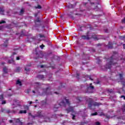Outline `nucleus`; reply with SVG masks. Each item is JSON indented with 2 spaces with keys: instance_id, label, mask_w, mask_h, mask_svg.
<instances>
[{
  "instance_id": "nucleus-41",
  "label": "nucleus",
  "mask_w": 125,
  "mask_h": 125,
  "mask_svg": "<svg viewBox=\"0 0 125 125\" xmlns=\"http://www.w3.org/2000/svg\"><path fill=\"white\" fill-rule=\"evenodd\" d=\"M3 28H4V26L3 25L0 26V30H2Z\"/></svg>"
},
{
  "instance_id": "nucleus-37",
  "label": "nucleus",
  "mask_w": 125,
  "mask_h": 125,
  "mask_svg": "<svg viewBox=\"0 0 125 125\" xmlns=\"http://www.w3.org/2000/svg\"><path fill=\"white\" fill-rule=\"evenodd\" d=\"M95 125H100V123L99 122H97L95 123Z\"/></svg>"
},
{
  "instance_id": "nucleus-4",
  "label": "nucleus",
  "mask_w": 125,
  "mask_h": 125,
  "mask_svg": "<svg viewBox=\"0 0 125 125\" xmlns=\"http://www.w3.org/2000/svg\"><path fill=\"white\" fill-rule=\"evenodd\" d=\"M66 104H67L68 105H70V102L69 101V100L67 99H65L64 100L61 102V103L59 104V105L63 106V107H65Z\"/></svg>"
},
{
  "instance_id": "nucleus-47",
  "label": "nucleus",
  "mask_w": 125,
  "mask_h": 125,
  "mask_svg": "<svg viewBox=\"0 0 125 125\" xmlns=\"http://www.w3.org/2000/svg\"><path fill=\"white\" fill-rule=\"evenodd\" d=\"M20 57H17L16 60H20Z\"/></svg>"
},
{
  "instance_id": "nucleus-46",
  "label": "nucleus",
  "mask_w": 125,
  "mask_h": 125,
  "mask_svg": "<svg viewBox=\"0 0 125 125\" xmlns=\"http://www.w3.org/2000/svg\"><path fill=\"white\" fill-rule=\"evenodd\" d=\"M121 98H124V100H125V96H124V95L121 96Z\"/></svg>"
},
{
  "instance_id": "nucleus-45",
  "label": "nucleus",
  "mask_w": 125,
  "mask_h": 125,
  "mask_svg": "<svg viewBox=\"0 0 125 125\" xmlns=\"http://www.w3.org/2000/svg\"><path fill=\"white\" fill-rule=\"evenodd\" d=\"M5 103H6V102H5V101H2L1 104H5Z\"/></svg>"
},
{
  "instance_id": "nucleus-27",
  "label": "nucleus",
  "mask_w": 125,
  "mask_h": 125,
  "mask_svg": "<svg viewBox=\"0 0 125 125\" xmlns=\"http://www.w3.org/2000/svg\"><path fill=\"white\" fill-rule=\"evenodd\" d=\"M17 84H19L20 85H22V83H21V82L19 80H18L17 81Z\"/></svg>"
},
{
  "instance_id": "nucleus-16",
  "label": "nucleus",
  "mask_w": 125,
  "mask_h": 125,
  "mask_svg": "<svg viewBox=\"0 0 125 125\" xmlns=\"http://www.w3.org/2000/svg\"><path fill=\"white\" fill-rule=\"evenodd\" d=\"M3 42H4L3 46H5V47H6V46H7V43H8V40L3 39Z\"/></svg>"
},
{
  "instance_id": "nucleus-8",
  "label": "nucleus",
  "mask_w": 125,
  "mask_h": 125,
  "mask_svg": "<svg viewBox=\"0 0 125 125\" xmlns=\"http://www.w3.org/2000/svg\"><path fill=\"white\" fill-rule=\"evenodd\" d=\"M94 87L92 85V83H90V85L87 87V92H91L90 90H93Z\"/></svg>"
},
{
  "instance_id": "nucleus-13",
  "label": "nucleus",
  "mask_w": 125,
  "mask_h": 125,
  "mask_svg": "<svg viewBox=\"0 0 125 125\" xmlns=\"http://www.w3.org/2000/svg\"><path fill=\"white\" fill-rule=\"evenodd\" d=\"M67 113L70 112H74V107L72 106H69L68 108L66 109Z\"/></svg>"
},
{
  "instance_id": "nucleus-62",
  "label": "nucleus",
  "mask_w": 125,
  "mask_h": 125,
  "mask_svg": "<svg viewBox=\"0 0 125 125\" xmlns=\"http://www.w3.org/2000/svg\"><path fill=\"white\" fill-rule=\"evenodd\" d=\"M8 95V96H12V94Z\"/></svg>"
},
{
  "instance_id": "nucleus-56",
  "label": "nucleus",
  "mask_w": 125,
  "mask_h": 125,
  "mask_svg": "<svg viewBox=\"0 0 125 125\" xmlns=\"http://www.w3.org/2000/svg\"><path fill=\"white\" fill-rule=\"evenodd\" d=\"M100 62H101V60H98V62L100 63Z\"/></svg>"
},
{
  "instance_id": "nucleus-30",
  "label": "nucleus",
  "mask_w": 125,
  "mask_h": 125,
  "mask_svg": "<svg viewBox=\"0 0 125 125\" xmlns=\"http://www.w3.org/2000/svg\"><path fill=\"white\" fill-rule=\"evenodd\" d=\"M31 90H30V89H27V90H26L25 91V93H27V94H29V93H30V91Z\"/></svg>"
},
{
  "instance_id": "nucleus-52",
  "label": "nucleus",
  "mask_w": 125,
  "mask_h": 125,
  "mask_svg": "<svg viewBox=\"0 0 125 125\" xmlns=\"http://www.w3.org/2000/svg\"><path fill=\"white\" fill-rule=\"evenodd\" d=\"M100 45H101V44H100V43H98L97 44V46H99Z\"/></svg>"
},
{
  "instance_id": "nucleus-58",
  "label": "nucleus",
  "mask_w": 125,
  "mask_h": 125,
  "mask_svg": "<svg viewBox=\"0 0 125 125\" xmlns=\"http://www.w3.org/2000/svg\"><path fill=\"white\" fill-rule=\"evenodd\" d=\"M104 115V113H102L100 115V116H103Z\"/></svg>"
},
{
  "instance_id": "nucleus-42",
  "label": "nucleus",
  "mask_w": 125,
  "mask_h": 125,
  "mask_svg": "<svg viewBox=\"0 0 125 125\" xmlns=\"http://www.w3.org/2000/svg\"><path fill=\"white\" fill-rule=\"evenodd\" d=\"M36 8H38V9H41V8H42V6H41V5H38Z\"/></svg>"
},
{
  "instance_id": "nucleus-35",
  "label": "nucleus",
  "mask_w": 125,
  "mask_h": 125,
  "mask_svg": "<svg viewBox=\"0 0 125 125\" xmlns=\"http://www.w3.org/2000/svg\"><path fill=\"white\" fill-rule=\"evenodd\" d=\"M4 23H6L5 21H0V24H4Z\"/></svg>"
},
{
  "instance_id": "nucleus-34",
  "label": "nucleus",
  "mask_w": 125,
  "mask_h": 125,
  "mask_svg": "<svg viewBox=\"0 0 125 125\" xmlns=\"http://www.w3.org/2000/svg\"><path fill=\"white\" fill-rule=\"evenodd\" d=\"M96 115H97V112H95L91 114V116H96Z\"/></svg>"
},
{
  "instance_id": "nucleus-38",
  "label": "nucleus",
  "mask_w": 125,
  "mask_h": 125,
  "mask_svg": "<svg viewBox=\"0 0 125 125\" xmlns=\"http://www.w3.org/2000/svg\"><path fill=\"white\" fill-rule=\"evenodd\" d=\"M122 22L123 23L125 24V17L123 20H122Z\"/></svg>"
},
{
  "instance_id": "nucleus-43",
  "label": "nucleus",
  "mask_w": 125,
  "mask_h": 125,
  "mask_svg": "<svg viewBox=\"0 0 125 125\" xmlns=\"http://www.w3.org/2000/svg\"><path fill=\"white\" fill-rule=\"evenodd\" d=\"M6 113H7V114H9V113H11L10 110H6Z\"/></svg>"
},
{
  "instance_id": "nucleus-63",
  "label": "nucleus",
  "mask_w": 125,
  "mask_h": 125,
  "mask_svg": "<svg viewBox=\"0 0 125 125\" xmlns=\"http://www.w3.org/2000/svg\"><path fill=\"white\" fill-rule=\"evenodd\" d=\"M37 105H35L34 106V107H35V108H37Z\"/></svg>"
},
{
  "instance_id": "nucleus-9",
  "label": "nucleus",
  "mask_w": 125,
  "mask_h": 125,
  "mask_svg": "<svg viewBox=\"0 0 125 125\" xmlns=\"http://www.w3.org/2000/svg\"><path fill=\"white\" fill-rule=\"evenodd\" d=\"M37 39H38L39 41H42V39H45V36L43 34H39V35L37 36Z\"/></svg>"
},
{
  "instance_id": "nucleus-53",
  "label": "nucleus",
  "mask_w": 125,
  "mask_h": 125,
  "mask_svg": "<svg viewBox=\"0 0 125 125\" xmlns=\"http://www.w3.org/2000/svg\"><path fill=\"white\" fill-rule=\"evenodd\" d=\"M1 112H4V109L3 108H1Z\"/></svg>"
},
{
  "instance_id": "nucleus-61",
  "label": "nucleus",
  "mask_w": 125,
  "mask_h": 125,
  "mask_svg": "<svg viewBox=\"0 0 125 125\" xmlns=\"http://www.w3.org/2000/svg\"><path fill=\"white\" fill-rule=\"evenodd\" d=\"M89 99L90 100V101H92V99H91V98H89Z\"/></svg>"
},
{
  "instance_id": "nucleus-20",
  "label": "nucleus",
  "mask_w": 125,
  "mask_h": 125,
  "mask_svg": "<svg viewBox=\"0 0 125 125\" xmlns=\"http://www.w3.org/2000/svg\"><path fill=\"white\" fill-rule=\"evenodd\" d=\"M21 71H22V68L21 67H18L16 69V72H17V73H19V72H21Z\"/></svg>"
},
{
  "instance_id": "nucleus-50",
  "label": "nucleus",
  "mask_w": 125,
  "mask_h": 125,
  "mask_svg": "<svg viewBox=\"0 0 125 125\" xmlns=\"http://www.w3.org/2000/svg\"><path fill=\"white\" fill-rule=\"evenodd\" d=\"M27 103H29V104H31L32 103H33L32 102H28Z\"/></svg>"
},
{
  "instance_id": "nucleus-12",
  "label": "nucleus",
  "mask_w": 125,
  "mask_h": 125,
  "mask_svg": "<svg viewBox=\"0 0 125 125\" xmlns=\"http://www.w3.org/2000/svg\"><path fill=\"white\" fill-rule=\"evenodd\" d=\"M89 32L87 33L86 36L85 35H83L82 36V38L83 40H89V35H88V34Z\"/></svg>"
},
{
  "instance_id": "nucleus-36",
  "label": "nucleus",
  "mask_w": 125,
  "mask_h": 125,
  "mask_svg": "<svg viewBox=\"0 0 125 125\" xmlns=\"http://www.w3.org/2000/svg\"><path fill=\"white\" fill-rule=\"evenodd\" d=\"M86 77H87V78H89V80H90L91 81H92L93 79H91V77H90L89 75H87Z\"/></svg>"
},
{
  "instance_id": "nucleus-17",
  "label": "nucleus",
  "mask_w": 125,
  "mask_h": 125,
  "mask_svg": "<svg viewBox=\"0 0 125 125\" xmlns=\"http://www.w3.org/2000/svg\"><path fill=\"white\" fill-rule=\"evenodd\" d=\"M37 78L38 79H39V80H43L44 79V76L42 75H38Z\"/></svg>"
},
{
  "instance_id": "nucleus-21",
  "label": "nucleus",
  "mask_w": 125,
  "mask_h": 125,
  "mask_svg": "<svg viewBox=\"0 0 125 125\" xmlns=\"http://www.w3.org/2000/svg\"><path fill=\"white\" fill-rule=\"evenodd\" d=\"M58 108H59V106H57V104H56L54 105L53 110L54 111V112H56V111H57V109H58Z\"/></svg>"
},
{
  "instance_id": "nucleus-2",
  "label": "nucleus",
  "mask_w": 125,
  "mask_h": 125,
  "mask_svg": "<svg viewBox=\"0 0 125 125\" xmlns=\"http://www.w3.org/2000/svg\"><path fill=\"white\" fill-rule=\"evenodd\" d=\"M29 116H30V117H32L33 119H35L36 117L40 118L41 119H47V120H48L47 122H50V118H49V117H46L45 113H43L42 110H40L37 112L35 115H33L31 113H29Z\"/></svg>"
},
{
  "instance_id": "nucleus-57",
  "label": "nucleus",
  "mask_w": 125,
  "mask_h": 125,
  "mask_svg": "<svg viewBox=\"0 0 125 125\" xmlns=\"http://www.w3.org/2000/svg\"><path fill=\"white\" fill-rule=\"evenodd\" d=\"M123 47H124V49H125V44H123Z\"/></svg>"
},
{
  "instance_id": "nucleus-10",
  "label": "nucleus",
  "mask_w": 125,
  "mask_h": 125,
  "mask_svg": "<svg viewBox=\"0 0 125 125\" xmlns=\"http://www.w3.org/2000/svg\"><path fill=\"white\" fill-rule=\"evenodd\" d=\"M18 102H17V100H14L13 101V104L12 105V108L14 109V108H15V107H17V105H18Z\"/></svg>"
},
{
  "instance_id": "nucleus-18",
  "label": "nucleus",
  "mask_w": 125,
  "mask_h": 125,
  "mask_svg": "<svg viewBox=\"0 0 125 125\" xmlns=\"http://www.w3.org/2000/svg\"><path fill=\"white\" fill-rule=\"evenodd\" d=\"M36 56H38V58H42L43 57V55L41 53H40L39 54L36 53Z\"/></svg>"
},
{
  "instance_id": "nucleus-54",
  "label": "nucleus",
  "mask_w": 125,
  "mask_h": 125,
  "mask_svg": "<svg viewBox=\"0 0 125 125\" xmlns=\"http://www.w3.org/2000/svg\"><path fill=\"white\" fill-rule=\"evenodd\" d=\"M44 65H41V68H44Z\"/></svg>"
},
{
  "instance_id": "nucleus-55",
  "label": "nucleus",
  "mask_w": 125,
  "mask_h": 125,
  "mask_svg": "<svg viewBox=\"0 0 125 125\" xmlns=\"http://www.w3.org/2000/svg\"><path fill=\"white\" fill-rule=\"evenodd\" d=\"M83 117H87V115L85 114L84 115H83Z\"/></svg>"
},
{
  "instance_id": "nucleus-32",
  "label": "nucleus",
  "mask_w": 125,
  "mask_h": 125,
  "mask_svg": "<svg viewBox=\"0 0 125 125\" xmlns=\"http://www.w3.org/2000/svg\"><path fill=\"white\" fill-rule=\"evenodd\" d=\"M20 13L21 15L23 14L24 13V9H21Z\"/></svg>"
},
{
  "instance_id": "nucleus-48",
  "label": "nucleus",
  "mask_w": 125,
  "mask_h": 125,
  "mask_svg": "<svg viewBox=\"0 0 125 125\" xmlns=\"http://www.w3.org/2000/svg\"><path fill=\"white\" fill-rule=\"evenodd\" d=\"M72 116H73L72 119L75 120V117H76V116L75 115H74V114H72Z\"/></svg>"
},
{
  "instance_id": "nucleus-25",
  "label": "nucleus",
  "mask_w": 125,
  "mask_h": 125,
  "mask_svg": "<svg viewBox=\"0 0 125 125\" xmlns=\"http://www.w3.org/2000/svg\"><path fill=\"white\" fill-rule=\"evenodd\" d=\"M4 11V9L2 8H0V14L3 15V12Z\"/></svg>"
},
{
  "instance_id": "nucleus-64",
  "label": "nucleus",
  "mask_w": 125,
  "mask_h": 125,
  "mask_svg": "<svg viewBox=\"0 0 125 125\" xmlns=\"http://www.w3.org/2000/svg\"><path fill=\"white\" fill-rule=\"evenodd\" d=\"M2 65H3V64H5V62H2Z\"/></svg>"
},
{
  "instance_id": "nucleus-22",
  "label": "nucleus",
  "mask_w": 125,
  "mask_h": 125,
  "mask_svg": "<svg viewBox=\"0 0 125 125\" xmlns=\"http://www.w3.org/2000/svg\"><path fill=\"white\" fill-rule=\"evenodd\" d=\"M75 100H76L77 103H79V102H81L82 101V100L81 99V98L79 97H77Z\"/></svg>"
},
{
  "instance_id": "nucleus-28",
  "label": "nucleus",
  "mask_w": 125,
  "mask_h": 125,
  "mask_svg": "<svg viewBox=\"0 0 125 125\" xmlns=\"http://www.w3.org/2000/svg\"><path fill=\"white\" fill-rule=\"evenodd\" d=\"M122 111L123 112L124 114H125V105H124L122 108Z\"/></svg>"
},
{
  "instance_id": "nucleus-31",
  "label": "nucleus",
  "mask_w": 125,
  "mask_h": 125,
  "mask_svg": "<svg viewBox=\"0 0 125 125\" xmlns=\"http://www.w3.org/2000/svg\"><path fill=\"white\" fill-rule=\"evenodd\" d=\"M1 100H3V95L0 96V101H1Z\"/></svg>"
},
{
  "instance_id": "nucleus-23",
  "label": "nucleus",
  "mask_w": 125,
  "mask_h": 125,
  "mask_svg": "<svg viewBox=\"0 0 125 125\" xmlns=\"http://www.w3.org/2000/svg\"><path fill=\"white\" fill-rule=\"evenodd\" d=\"M3 71L4 74H7V67H4L3 68Z\"/></svg>"
},
{
  "instance_id": "nucleus-1",
  "label": "nucleus",
  "mask_w": 125,
  "mask_h": 125,
  "mask_svg": "<svg viewBox=\"0 0 125 125\" xmlns=\"http://www.w3.org/2000/svg\"><path fill=\"white\" fill-rule=\"evenodd\" d=\"M48 84L42 83L39 82L35 83L34 84L35 90H33V93H38L40 95L43 96L44 95H51L53 92L50 91L49 87H47Z\"/></svg>"
},
{
  "instance_id": "nucleus-19",
  "label": "nucleus",
  "mask_w": 125,
  "mask_h": 125,
  "mask_svg": "<svg viewBox=\"0 0 125 125\" xmlns=\"http://www.w3.org/2000/svg\"><path fill=\"white\" fill-rule=\"evenodd\" d=\"M37 22H40V19L38 18L36 21H35V23H36V25L35 26L33 27V29H36V27H39V25H37Z\"/></svg>"
},
{
  "instance_id": "nucleus-60",
  "label": "nucleus",
  "mask_w": 125,
  "mask_h": 125,
  "mask_svg": "<svg viewBox=\"0 0 125 125\" xmlns=\"http://www.w3.org/2000/svg\"><path fill=\"white\" fill-rule=\"evenodd\" d=\"M107 118H108V119H110V116H106Z\"/></svg>"
},
{
  "instance_id": "nucleus-59",
  "label": "nucleus",
  "mask_w": 125,
  "mask_h": 125,
  "mask_svg": "<svg viewBox=\"0 0 125 125\" xmlns=\"http://www.w3.org/2000/svg\"><path fill=\"white\" fill-rule=\"evenodd\" d=\"M44 28H45V26H42V29H44Z\"/></svg>"
},
{
  "instance_id": "nucleus-15",
  "label": "nucleus",
  "mask_w": 125,
  "mask_h": 125,
  "mask_svg": "<svg viewBox=\"0 0 125 125\" xmlns=\"http://www.w3.org/2000/svg\"><path fill=\"white\" fill-rule=\"evenodd\" d=\"M15 54H16V53H13V55L11 57V58H12V60L8 61V63H10V64L11 63H13V62H14V60H13V55H15Z\"/></svg>"
},
{
  "instance_id": "nucleus-26",
  "label": "nucleus",
  "mask_w": 125,
  "mask_h": 125,
  "mask_svg": "<svg viewBox=\"0 0 125 125\" xmlns=\"http://www.w3.org/2000/svg\"><path fill=\"white\" fill-rule=\"evenodd\" d=\"M41 104L42 106H44L45 104H46V101H43L41 102Z\"/></svg>"
},
{
  "instance_id": "nucleus-29",
  "label": "nucleus",
  "mask_w": 125,
  "mask_h": 125,
  "mask_svg": "<svg viewBox=\"0 0 125 125\" xmlns=\"http://www.w3.org/2000/svg\"><path fill=\"white\" fill-rule=\"evenodd\" d=\"M120 40H124L125 41V36H119Z\"/></svg>"
},
{
  "instance_id": "nucleus-3",
  "label": "nucleus",
  "mask_w": 125,
  "mask_h": 125,
  "mask_svg": "<svg viewBox=\"0 0 125 125\" xmlns=\"http://www.w3.org/2000/svg\"><path fill=\"white\" fill-rule=\"evenodd\" d=\"M114 57L115 55H112V56L106 60V64L105 66V69H111L112 65H114V64L117 63L116 62V59H114Z\"/></svg>"
},
{
  "instance_id": "nucleus-11",
  "label": "nucleus",
  "mask_w": 125,
  "mask_h": 125,
  "mask_svg": "<svg viewBox=\"0 0 125 125\" xmlns=\"http://www.w3.org/2000/svg\"><path fill=\"white\" fill-rule=\"evenodd\" d=\"M100 105H102V104H101V103H97L96 102H95L91 104L90 107H92V106H100Z\"/></svg>"
},
{
  "instance_id": "nucleus-51",
  "label": "nucleus",
  "mask_w": 125,
  "mask_h": 125,
  "mask_svg": "<svg viewBox=\"0 0 125 125\" xmlns=\"http://www.w3.org/2000/svg\"><path fill=\"white\" fill-rule=\"evenodd\" d=\"M92 51L93 52H95V49H92Z\"/></svg>"
},
{
  "instance_id": "nucleus-6",
  "label": "nucleus",
  "mask_w": 125,
  "mask_h": 125,
  "mask_svg": "<svg viewBox=\"0 0 125 125\" xmlns=\"http://www.w3.org/2000/svg\"><path fill=\"white\" fill-rule=\"evenodd\" d=\"M9 123L10 124H12V123H17V124H19L21 125H22V123L20 121V120L19 119H13V120H9Z\"/></svg>"
},
{
  "instance_id": "nucleus-7",
  "label": "nucleus",
  "mask_w": 125,
  "mask_h": 125,
  "mask_svg": "<svg viewBox=\"0 0 125 125\" xmlns=\"http://www.w3.org/2000/svg\"><path fill=\"white\" fill-rule=\"evenodd\" d=\"M121 121V123L119 124V125H125V116H121L118 118Z\"/></svg>"
},
{
  "instance_id": "nucleus-39",
  "label": "nucleus",
  "mask_w": 125,
  "mask_h": 125,
  "mask_svg": "<svg viewBox=\"0 0 125 125\" xmlns=\"http://www.w3.org/2000/svg\"><path fill=\"white\" fill-rule=\"evenodd\" d=\"M40 47H41V48L42 49H43V47H44V45L43 44H42V45H40Z\"/></svg>"
},
{
  "instance_id": "nucleus-40",
  "label": "nucleus",
  "mask_w": 125,
  "mask_h": 125,
  "mask_svg": "<svg viewBox=\"0 0 125 125\" xmlns=\"http://www.w3.org/2000/svg\"><path fill=\"white\" fill-rule=\"evenodd\" d=\"M52 118H57V115L56 114H54L52 116Z\"/></svg>"
},
{
  "instance_id": "nucleus-14",
  "label": "nucleus",
  "mask_w": 125,
  "mask_h": 125,
  "mask_svg": "<svg viewBox=\"0 0 125 125\" xmlns=\"http://www.w3.org/2000/svg\"><path fill=\"white\" fill-rule=\"evenodd\" d=\"M113 44H115V43H113L112 42H109L107 45L108 48H113Z\"/></svg>"
},
{
  "instance_id": "nucleus-49",
  "label": "nucleus",
  "mask_w": 125,
  "mask_h": 125,
  "mask_svg": "<svg viewBox=\"0 0 125 125\" xmlns=\"http://www.w3.org/2000/svg\"><path fill=\"white\" fill-rule=\"evenodd\" d=\"M4 125V123H3V122H0V125Z\"/></svg>"
},
{
  "instance_id": "nucleus-33",
  "label": "nucleus",
  "mask_w": 125,
  "mask_h": 125,
  "mask_svg": "<svg viewBox=\"0 0 125 125\" xmlns=\"http://www.w3.org/2000/svg\"><path fill=\"white\" fill-rule=\"evenodd\" d=\"M24 108L25 110H28L29 109V106H28V105H24Z\"/></svg>"
},
{
  "instance_id": "nucleus-5",
  "label": "nucleus",
  "mask_w": 125,
  "mask_h": 125,
  "mask_svg": "<svg viewBox=\"0 0 125 125\" xmlns=\"http://www.w3.org/2000/svg\"><path fill=\"white\" fill-rule=\"evenodd\" d=\"M116 77L118 78V82H121L122 84H123V86H125V82L123 81V74H118L117 75Z\"/></svg>"
},
{
  "instance_id": "nucleus-24",
  "label": "nucleus",
  "mask_w": 125,
  "mask_h": 125,
  "mask_svg": "<svg viewBox=\"0 0 125 125\" xmlns=\"http://www.w3.org/2000/svg\"><path fill=\"white\" fill-rule=\"evenodd\" d=\"M26 113H27V111L26 110L20 111V114H26Z\"/></svg>"
},
{
  "instance_id": "nucleus-44",
  "label": "nucleus",
  "mask_w": 125,
  "mask_h": 125,
  "mask_svg": "<svg viewBox=\"0 0 125 125\" xmlns=\"http://www.w3.org/2000/svg\"><path fill=\"white\" fill-rule=\"evenodd\" d=\"M25 71H27V72L30 71V69H29V68H28L27 67L25 68Z\"/></svg>"
}]
</instances>
